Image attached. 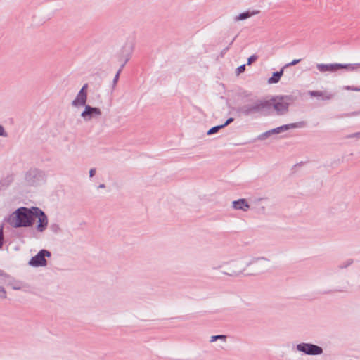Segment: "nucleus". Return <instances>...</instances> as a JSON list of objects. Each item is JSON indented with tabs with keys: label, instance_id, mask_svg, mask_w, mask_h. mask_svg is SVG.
<instances>
[{
	"label": "nucleus",
	"instance_id": "4be33fe9",
	"mask_svg": "<svg viewBox=\"0 0 360 360\" xmlns=\"http://www.w3.org/2000/svg\"><path fill=\"white\" fill-rule=\"evenodd\" d=\"M96 170L95 169H91L89 172L90 176L92 177L95 174Z\"/></svg>",
	"mask_w": 360,
	"mask_h": 360
},
{
	"label": "nucleus",
	"instance_id": "1a4fd4ad",
	"mask_svg": "<svg viewBox=\"0 0 360 360\" xmlns=\"http://www.w3.org/2000/svg\"><path fill=\"white\" fill-rule=\"evenodd\" d=\"M283 70H281L279 72H274L273 74L272 77L269 79L268 83L269 84L277 83L280 80V79H281V76L283 75Z\"/></svg>",
	"mask_w": 360,
	"mask_h": 360
},
{
	"label": "nucleus",
	"instance_id": "393cba45",
	"mask_svg": "<svg viewBox=\"0 0 360 360\" xmlns=\"http://www.w3.org/2000/svg\"><path fill=\"white\" fill-rule=\"evenodd\" d=\"M353 65H356V69L360 68V64H352Z\"/></svg>",
	"mask_w": 360,
	"mask_h": 360
},
{
	"label": "nucleus",
	"instance_id": "ddd939ff",
	"mask_svg": "<svg viewBox=\"0 0 360 360\" xmlns=\"http://www.w3.org/2000/svg\"><path fill=\"white\" fill-rule=\"evenodd\" d=\"M345 89L348 91H360V87H355L352 86H345Z\"/></svg>",
	"mask_w": 360,
	"mask_h": 360
},
{
	"label": "nucleus",
	"instance_id": "9b49d317",
	"mask_svg": "<svg viewBox=\"0 0 360 360\" xmlns=\"http://www.w3.org/2000/svg\"><path fill=\"white\" fill-rule=\"evenodd\" d=\"M258 12L256 11V12H245V13H240L239 15H238L236 18V20H245L248 18H250L255 14H257Z\"/></svg>",
	"mask_w": 360,
	"mask_h": 360
},
{
	"label": "nucleus",
	"instance_id": "5701e85b",
	"mask_svg": "<svg viewBox=\"0 0 360 360\" xmlns=\"http://www.w3.org/2000/svg\"><path fill=\"white\" fill-rule=\"evenodd\" d=\"M289 127H290V125H285V126L282 127H281V129H283V128H284V129H289ZM290 127H295V125H294V124H290Z\"/></svg>",
	"mask_w": 360,
	"mask_h": 360
},
{
	"label": "nucleus",
	"instance_id": "9d476101",
	"mask_svg": "<svg viewBox=\"0 0 360 360\" xmlns=\"http://www.w3.org/2000/svg\"><path fill=\"white\" fill-rule=\"evenodd\" d=\"M233 118H229L227 120V121L222 125H220V126H217V127H214L212 128H211L209 131H208V134H212L214 133H216L219 129L226 126L227 124H229V123H231V122H233Z\"/></svg>",
	"mask_w": 360,
	"mask_h": 360
},
{
	"label": "nucleus",
	"instance_id": "b1692460",
	"mask_svg": "<svg viewBox=\"0 0 360 360\" xmlns=\"http://www.w3.org/2000/svg\"><path fill=\"white\" fill-rule=\"evenodd\" d=\"M326 99H330L332 98V95L331 94H328L327 96H326L325 97Z\"/></svg>",
	"mask_w": 360,
	"mask_h": 360
},
{
	"label": "nucleus",
	"instance_id": "a211bd4d",
	"mask_svg": "<svg viewBox=\"0 0 360 360\" xmlns=\"http://www.w3.org/2000/svg\"><path fill=\"white\" fill-rule=\"evenodd\" d=\"M0 297H6V291L1 287H0Z\"/></svg>",
	"mask_w": 360,
	"mask_h": 360
},
{
	"label": "nucleus",
	"instance_id": "f3484780",
	"mask_svg": "<svg viewBox=\"0 0 360 360\" xmlns=\"http://www.w3.org/2000/svg\"><path fill=\"white\" fill-rule=\"evenodd\" d=\"M301 60L300 59H295L293 60L292 62H290V63H288L287 65V66H292V65H295L296 64H297Z\"/></svg>",
	"mask_w": 360,
	"mask_h": 360
},
{
	"label": "nucleus",
	"instance_id": "0eeeda50",
	"mask_svg": "<svg viewBox=\"0 0 360 360\" xmlns=\"http://www.w3.org/2000/svg\"><path fill=\"white\" fill-rule=\"evenodd\" d=\"M87 98V94H84L83 91H79L76 98L72 101L73 105H84L86 103Z\"/></svg>",
	"mask_w": 360,
	"mask_h": 360
},
{
	"label": "nucleus",
	"instance_id": "4468645a",
	"mask_svg": "<svg viewBox=\"0 0 360 360\" xmlns=\"http://www.w3.org/2000/svg\"><path fill=\"white\" fill-rule=\"evenodd\" d=\"M257 59V56H255V55H252L248 59V65H251L252 63L255 62L256 60Z\"/></svg>",
	"mask_w": 360,
	"mask_h": 360
},
{
	"label": "nucleus",
	"instance_id": "f03ea898",
	"mask_svg": "<svg viewBox=\"0 0 360 360\" xmlns=\"http://www.w3.org/2000/svg\"><path fill=\"white\" fill-rule=\"evenodd\" d=\"M289 99L286 96H276L269 100L261 101L254 107L256 110L268 108L274 106L278 114H283L287 112L289 105Z\"/></svg>",
	"mask_w": 360,
	"mask_h": 360
},
{
	"label": "nucleus",
	"instance_id": "f257e3e1",
	"mask_svg": "<svg viewBox=\"0 0 360 360\" xmlns=\"http://www.w3.org/2000/svg\"><path fill=\"white\" fill-rule=\"evenodd\" d=\"M34 218L38 219L37 230L43 231L47 226L48 219L38 207H20L10 215L8 221L13 227H26L32 224Z\"/></svg>",
	"mask_w": 360,
	"mask_h": 360
},
{
	"label": "nucleus",
	"instance_id": "20e7f679",
	"mask_svg": "<svg viewBox=\"0 0 360 360\" xmlns=\"http://www.w3.org/2000/svg\"><path fill=\"white\" fill-rule=\"evenodd\" d=\"M45 257H50V252L47 250H42L31 259L29 264L35 267L45 266L46 264Z\"/></svg>",
	"mask_w": 360,
	"mask_h": 360
},
{
	"label": "nucleus",
	"instance_id": "a878e982",
	"mask_svg": "<svg viewBox=\"0 0 360 360\" xmlns=\"http://www.w3.org/2000/svg\"><path fill=\"white\" fill-rule=\"evenodd\" d=\"M119 74H120V71L117 73L116 76H115V80L117 79L118 77H119Z\"/></svg>",
	"mask_w": 360,
	"mask_h": 360
},
{
	"label": "nucleus",
	"instance_id": "6e6552de",
	"mask_svg": "<svg viewBox=\"0 0 360 360\" xmlns=\"http://www.w3.org/2000/svg\"><path fill=\"white\" fill-rule=\"evenodd\" d=\"M233 207L235 209L243 210H246L248 208H249L248 204L245 202L244 199H240L237 201H234Z\"/></svg>",
	"mask_w": 360,
	"mask_h": 360
},
{
	"label": "nucleus",
	"instance_id": "39448f33",
	"mask_svg": "<svg viewBox=\"0 0 360 360\" xmlns=\"http://www.w3.org/2000/svg\"><path fill=\"white\" fill-rule=\"evenodd\" d=\"M297 349L307 354H319L322 352L320 347L310 344H300L297 345Z\"/></svg>",
	"mask_w": 360,
	"mask_h": 360
},
{
	"label": "nucleus",
	"instance_id": "423d86ee",
	"mask_svg": "<svg viewBox=\"0 0 360 360\" xmlns=\"http://www.w3.org/2000/svg\"><path fill=\"white\" fill-rule=\"evenodd\" d=\"M101 115V111L99 108L86 105L84 111L82 113V117L84 119L90 120L93 117H98Z\"/></svg>",
	"mask_w": 360,
	"mask_h": 360
},
{
	"label": "nucleus",
	"instance_id": "412c9836",
	"mask_svg": "<svg viewBox=\"0 0 360 360\" xmlns=\"http://www.w3.org/2000/svg\"><path fill=\"white\" fill-rule=\"evenodd\" d=\"M87 87H88L87 84H84L79 91H83L84 94H87L86 93Z\"/></svg>",
	"mask_w": 360,
	"mask_h": 360
},
{
	"label": "nucleus",
	"instance_id": "2eb2a0df",
	"mask_svg": "<svg viewBox=\"0 0 360 360\" xmlns=\"http://www.w3.org/2000/svg\"><path fill=\"white\" fill-rule=\"evenodd\" d=\"M245 70V65H242L240 66H239L237 70H236V72H237V74L239 75L242 72H243Z\"/></svg>",
	"mask_w": 360,
	"mask_h": 360
},
{
	"label": "nucleus",
	"instance_id": "aec40b11",
	"mask_svg": "<svg viewBox=\"0 0 360 360\" xmlns=\"http://www.w3.org/2000/svg\"><path fill=\"white\" fill-rule=\"evenodd\" d=\"M3 232L1 230H0V248L2 247L3 245Z\"/></svg>",
	"mask_w": 360,
	"mask_h": 360
},
{
	"label": "nucleus",
	"instance_id": "7ed1b4c3",
	"mask_svg": "<svg viewBox=\"0 0 360 360\" xmlns=\"http://www.w3.org/2000/svg\"><path fill=\"white\" fill-rule=\"evenodd\" d=\"M316 68L318 70L321 72H335L340 69H346L349 70H356V65H353L352 64H340V63H335V64H317Z\"/></svg>",
	"mask_w": 360,
	"mask_h": 360
},
{
	"label": "nucleus",
	"instance_id": "f8f14e48",
	"mask_svg": "<svg viewBox=\"0 0 360 360\" xmlns=\"http://www.w3.org/2000/svg\"><path fill=\"white\" fill-rule=\"evenodd\" d=\"M218 339L225 340L226 336L225 335H213L211 337L210 342H214Z\"/></svg>",
	"mask_w": 360,
	"mask_h": 360
},
{
	"label": "nucleus",
	"instance_id": "dca6fc26",
	"mask_svg": "<svg viewBox=\"0 0 360 360\" xmlns=\"http://www.w3.org/2000/svg\"><path fill=\"white\" fill-rule=\"evenodd\" d=\"M309 94L311 96H323V93L321 91H311Z\"/></svg>",
	"mask_w": 360,
	"mask_h": 360
},
{
	"label": "nucleus",
	"instance_id": "6ab92c4d",
	"mask_svg": "<svg viewBox=\"0 0 360 360\" xmlns=\"http://www.w3.org/2000/svg\"><path fill=\"white\" fill-rule=\"evenodd\" d=\"M0 136H7V134L4 131V127L1 125H0Z\"/></svg>",
	"mask_w": 360,
	"mask_h": 360
}]
</instances>
